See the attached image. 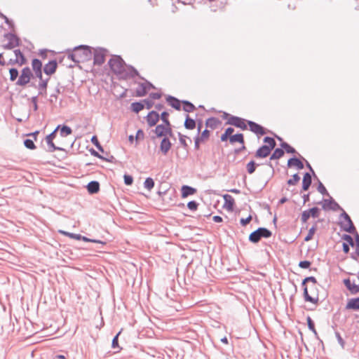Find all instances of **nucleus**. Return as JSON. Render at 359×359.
<instances>
[{
  "instance_id": "f257e3e1",
  "label": "nucleus",
  "mask_w": 359,
  "mask_h": 359,
  "mask_svg": "<svg viewBox=\"0 0 359 359\" xmlns=\"http://www.w3.org/2000/svg\"><path fill=\"white\" fill-rule=\"evenodd\" d=\"M108 65L112 72L121 79L126 66L123 58L120 55H115L108 61Z\"/></svg>"
},
{
  "instance_id": "f03ea898",
  "label": "nucleus",
  "mask_w": 359,
  "mask_h": 359,
  "mask_svg": "<svg viewBox=\"0 0 359 359\" xmlns=\"http://www.w3.org/2000/svg\"><path fill=\"white\" fill-rule=\"evenodd\" d=\"M77 57V63L90 61L92 58L93 53L91 48L87 45H79L74 48Z\"/></svg>"
},
{
  "instance_id": "7ed1b4c3",
  "label": "nucleus",
  "mask_w": 359,
  "mask_h": 359,
  "mask_svg": "<svg viewBox=\"0 0 359 359\" xmlns=\"http://www.w3.org/2000/svg\"><path fill=\"white\" fill-rule=\"evenodd\" d=\"M272 236V232L265 227H259L250 233L248 240L252 243H259L262 238H269Z\"/></svg>"
},
{
  "instance_id": "20e7f679",
  "label": "nucleus",
  "mask_w": 359,
  "mask_h": 359,
  "mask_svg": "<svg viewBox=\"0 0 359 359\" xmlns=\"http://www.w3.org/2000/svg\"><path fill=\"white\" fill-rule=\"evenodd\" d=\"M308 283H312V285H317L318 282L314 276H308L304 278L302 281V287L303 289V297L305 302H316L317 298L315 299L310 297L309 288L307 286Z\"/></svg>"
},
{
  "instance_id": "39448f33",
  "label": "nucleus",
  "mask_w": 359,
  "mask_h": 359,
  "mask_svg": "<svg viewBox=\"0 0 359 359\" xmlns=\"http://www.w3.org/2000/svg\"><path fill=\"white\" fill-rule=\"evenodd\" d=\"M34 77V74L29 67H25L21 70V74L19 76L16 85L20 86H25L27 84H30L32 78Z\"/></svg>"
},
{
  "instance_id": "423d86ee",
  "label": "nucleus",
  "mask_w": 359,
  "mask_h": 359,
  "mask_svg": "<svg viewBox=\"0 0 359 359\" xmlns=\"http://www.w3.org/2000/svg\"><path fill=\"white\" fill-rule=\"evenodd\" d=\"M4 37L8 41L2 46L4 49L11 50L20 46V39L14 33L8 32L4 34Z\"/></svg>"
},
{
  "instance_id": "0eeeda50",
  "label": "nucleus",
  "mask_w": 359,
  "mask_h": 359,
  "mask_svg": "<svg viewBox=\"0 0 359 359\" xmlns=\"http://www.w3.org/2000/svg\"><path fill=\"white\" fill-rule=\"evenodd\" d=\"M248 121L249 120L245 119L243 118L234 116L230 117L229 121H226L225 124L235 126L238 128H240L242 130H245L248 129Z\"/></svg>"
},
{
  "instance_id": "6e6552de",
  "label": "nucleus",
  "mask_w": 359,
  "mask_h": 359,
  "mask_svg": "<svg viewBox=\"0 0 359 359\" xmlns=\"http://www.w3.org/2000/svg\"><path fill=\"white\" fill-rule=\"evenodd\" d=\"M125 70L120 79L126 80L128 79H134L138 76L140 79L144 80V78L140 75L138 71L132 65H126Z\"/></svg>"
},
{
  "instance_id": "1a4fd4ad",
  "label": "nucleus",
  "mask_w": 359,
  "mask_h": 359,
  "mask_svg": "<svg viewBox=\"0 0 359 359\" xmlns=\"http://www.w3.org/2000/svg\"><path fill=\"white\" fill-rule=\"evenodd\" d=\"M106 52L107 50L103 48H97L94 50L93 64L95 65L100 66L104 62Z\"/></svg>"
},
{
  "instance_id": "9d476101",
  "label": "nucleus",
  "mask_w": 359,
  "mask_h": 359,
  "mask_svg": "<svg viewBox=\"0 0 359 359\" xmlns=\"http://www.w3.org/2000/svg\"><path fill=\"white\" fill-rule=\"evenodd\" d=\"M144 81V82L140 83L135 90V94L137 97H143L147 94L149 90L155 88V86L151 82L145 79Z\"/></svg>"
},
{
  "instance_id": "9b49d317",
  "label": "nucleus",
  "mask_w": 359,
  "mask_h": 359,
  "mask_svg": "<svg viewBox=\"0 0 359 359\" xmlns=\"http://www.w3.org/2000/svg\"><path fill=\"white\" fill-rule=\"evenodd\" d=\"M57 134V129H55L52 133L46 137V141L48 144V151L53 152L55 151H63L62 147L55 146L53 142V140L55 138Z\"/></svg>"
},
{
  "instance_id": "f8f14e48",
  "label": "nucleus",
  "mask_w": 359,
  "mask_h": 359,
  "mask_svg": "<svg viewBox=\"0 0 359 359\" xmlns=\"http://www.w3.org/2000/svg\"><path fill=\"white\" fill-rule=\"evenodd\" d=\"M248 126H249L250 130L257 136H262L267 133L266 128L253 121L249 120Z\"/></svg>"
},
{
  "instance_id": "ddd939ff",
  "label": "nucleus",
  "mask_w": 359,
  "mask_h": 359,
  "mask_svg": "<svg viewBox=\"0 0 359 359\" xmlns=\"http://www.w3.org/2000/svg\"><path fill=\"white\" fill-rule=\"evenodd\" d=\"M274 148L271 146L264 144L258 148L255 154V157L257 158H264L270 155Z\"/></svg>"
},
{
  "instance_id": "4468645a",
  "label": "nucleus",
  "mask_w": 359,
  "mask_h": 359,
  "mask_svg": "<svg viewBox=\"0 0 359 359\" xmlns=\"http://www.w3.org/2000/svg\"><path fill=\"white\" fill-rule=\"evenodd\" d=\"M32 67L36 78L43 76V65L42 62L38 58H34L32 60Z\"/></svg>"
},
{
  "instance_id": "2eb2a0df",
  "label": "nucleus",
  "mask_w": 359,
  "mask_h": 359,
  "mask_svg": "<svg viewBox=\"0 0 359 359\" xmlns=\"http://www.w3.org/2000/svg\"><path fill=\"white\" fill-rule=\"evenodd\" d=\"M145 119L147 122V124L149 127H153L156 125L160 119L159 114L154 110H152L148 113V114L145 116Z\"/></svg>"
},
{
  "instance_id": "dca6fc26",
  "label": "nucleus",
  "mask_w": 359,
  "mask_h": 359,
  "mask_svg": "<svg viewBox=\"0 0 359 359\" xmlns=\"http://www.w3.org/2000/svg\"><path fill=\"white\" fill-rule=\"evenodd\" d=\"M323 209L325 210H332L333 211L342 210L341 206L332 197H330L329 199L324 200Z\"/></svg>"
},
{
  "instance_id": "f3484780",
  "label": "nucleus",
  "mask_w": 359,
  "mask_h": 359,
  "mask_svg": "<svg viewBox=\"0 0 359 359\" xmlns=\"http://www.w3.org/2000/svg\"><path fill=\"white\" fill-rule=\"evenodd\" d=\"M57 69V62L56 60H50L47 64L43 67V72L47 76H51L55 73Z\"/></svg>"
},
{
  "instance_id": "a211bd4d",
  "label": "nucleus",
  "mask_w": 359,
  "mask_h": 359,
  "mask_svg": "<svg viewBox=\"0 0 359 359\" xmlns=\"http://www.w3.org/2000/svg\"><path fill=\"white\" fill-rule=\"evenodd\" d=\"M169 126H167L164 124L157 125L154 130H152L156 135V136L151 137V139H155V137H166V133L168 130Z\"/></svg>"
},
{
  "instance_id": "6ab92c4d",
  "label": "nucleus",
  "mask_w": 359,
  "mask_h": 359,
  "mask_svg": "<svg viewBox=\"0 0 359 359\" xmlns=\"http://www.w3.org/2000/svg\"><path fill=\"white\" fill-rule=\"evenodd\" d=\"M171 147H172V143H171L170 139L168 138V137H164L163 138H162L161 143H160L159 149H160V151L163 155H166L168 153V151L171 149Z\"/></svg>"
},
{
  "instance_id": "aec40b11",
  "label": "nucleus",
  "mask_w": 359,
  "mask_h": 359,
  "mask_svg": "<svg viewBox=\"0 0 359 359\" xmlns=\"http://www.w3.org/2000/svg\"><path fill=\"white\" fill-rule=\"evenodd\" d=\"M339 225L344 231L353 234L354 236L358 234L352 220L347 222L346 224H344L343 222H340Z\"/></svg>"
},
{
  "instance_id": "412c9836",
  "label": "nucleus",
  "mask_w": 359,
  "mask_h": 359,
  "mask_svg": "<svg viewBox=\"0 0 359 359\" xmlns=\"http://www.w3.org/2000/svg\"><path fill=\"white\" fill-rule=\"evenodd\" d=\"M166 101L168 103V104L170 105L175 110H177V111L181 110L182 101L180 100L179 99H177V97L172 96V95H168L166 97Z\"/></svg>"
},
{
  "instance_id": "4be33fe9",
  "label": "nucleus",
  "mask_w": 359,
  "mask_h": 359,
  "mask_svg": "<svg viewBox=\"0 0 359 359\" xmlns=\"http://www.w3.org/2000/svg\"><path fill=\"white\" fill-rule=\"evenodd\" d=\"M287 165L288 168L296 167L298 170H302L304 168L303 162L296 156L288 159Z\"/></svg>"
},
{
  "instance_id": "5701e85b",
  "label": "nucleus",
  "mask_w": 359,
  "mask_h": 359,
  "mask_svg": "<svg viewBox=\"0 0 359 359\" xmlns=\"http://www.w3.org/2000/svg\"><path fill=\"white\" fill-rule=\"evenodd\" d=\"M223 198L224 200V208L229 211H232L235 205L234 198L229 194H224Z\"/></svg>"
},
{
  "instance_id": "b1692460",
  "label": "nucleus",
  "mask_w": 359,
  "mask_h": 359,
  "mask_svg": "<svg viewBox=\"0 0 359 359\" xmlns=\"http://www.w3.org/2000/svg\"><path fill=\"white\" fill-rule=\"evenodd\" d=\"M312 174L310 172H305L302 180V191H306L309 190L312 184Z\"/></svg>"
},
{
  "instance_id": "393cba45",
  "label": "nucleus",
  "mask_w": 359,
  "mask_h": 359,
  "mask_svg": "<svg viewBox=\"0 0 359 359\" xmlns=\"http://www.w3.org/2000/svg\"><path fill=\"white\" fill-rule=\"evenodd\" d=\"M345 309L346 310H359V297L348 299Z\"/></svg>"
},
{
  "instance_id": "a878e982",
  "label": "nucleus",
  "mask_w": 359,
  "mask_h": 359,
  "mask_svg": "<svg viewBox=\"0 0 359 359\" xmlns=\"http://www.w3.org/2000/svg\"><path fill=\"white\" fill-rule=\"evenodd\" d=\"M86 189L89 194H95L100 191V183L97 181L93 180L88 182Z\"/></svg>"
},
{
  "instance_id": "bb28decb",
  "label": "nucleus",
  "mask_w": 359,
  "mask_h": 359,
  "mask_svg": "<svg viewBox=\"0 0 359 359\" xmlns=\"http://www.w3.org/2000/svg\"><path fill=\"white\" fill-rule=\"evenodd\" d=\"M343 283L347 290L350 291V292L353 294H357V290H358V285H356L355 283H351L349 278H346L343 280Z\"/></svg>"
},
{
  "instance_id": "cd10ccee",
  "label": "nucleus",
  "mask_w": 359,
  "mask_h": 359,
  "mask_svg": "<svg viewBox=\"0 0 359 359\" xmlns=\"http://www.w3.org/2000/svg\"><path fill=\"white\" fill-rule=\"evenodd\" d=\"M184 126L187 130H193L196 127V121L192 118L189 114L185 116Z\"/></svg>"
},
{
  "instance_id": "c85d7f7f",
  "label": "nucleus",
  "mask_w": 359,
  "mask_h": 359,
  "mask_svg": "<svg viewBox=\"0 0 359 359\" xmlns=\"http://www.w3.org/2000/svg\"><path fill=\"white\" fill-rule=\"evenodd\" d=\"M197 191L196 189L190 187L189 185H183L181 189L182 197L186 198L190 195L196 194Z\"/></svg>"
},
{
  "instance_id": "c756f323",
  "label": "nucleus",
  "mask_w": 359,
  "mask_h": 359,
  "mask_svg": "<svg viewBox=\"0 0 359 359\" xmlns=\"http://www.w3.org/2000/svg\"><path fill=\"white\" fill-rule=\"evenodd\" d=\"M229 142L233 144L236 142H238L241 144H245L244 135L243 133H238L235 135H231L229 138Z\"/></svg>"
},
{
  "instance_id": "7c9ffc66",
  "label": "nucleus",
  "mask_w": 359,
  "mask_h": 359,
  "mask_svg": "<svg viewBox=\"0 0 359 359\" xmlns=\"http://www.w3.org/2000/svg\"><path fill=\"white\" fill-rule=\"evenodd\" d=\"M55 129H57V131L60 130V135L62 137H67L72 133V128L67 125H58Z\"/></svg>"
},
{
  "instance_id": "2f4dec72",
  "label": "nucleus",
  "mask_w": 359,
  "mask_h": 359,
  "mask_svg": "<svg viewBox=\"0 0 359 359\" xmlns=\"http://www.w3.org/2000/svg\"><path fill=\"white\" fill-rule=\"evenodd\" d=\"M220 123L221 121L219 118L215 117H210L205 121L206 128H210L211 129H215Z\"/></svg>"
},
{
  "instance_id": "473e14b6",
  "label": "nucleus",
  "mask_w": 359,
  "mask_h": 359,
  "mask_svg": "<svg viewBox=\"0 0 359 359\" xmlns=\"http://www.w3.org/2000/svg\"><path fill=\"white\" fill-rule=\"evenodd\" d=\"M322 221H323V219H318V221L314 222L313 225L309 229L307 235L305 236L304 241L308 242L313 238V237L317 230L318 222H322Z\"/></svg>"
},
{
  "instance_id": "72a5a7b5",
  "label": "nucleus",
  "mask_w": 359,
  "mask_h": 359,
  "mask_svg": "<svg viewBox=\"0 0 359 359\" xmlns=\"http://www.w3.org/2000/svg\"><path fill=\"white\" fill-rule=\"evenodd\" d=\"M39 80V82L38 85H36L35 83L32 82L29 85V86L33 88H48V83L50 80V78L43 79V76H40L38 78Z\"/></svg>"
},
{
  "instance_id": "f704fd0d",
  "label": "nucleus",
  "mask_w": 359,
  "mask_h": 359,
  "mask_svg": "<svg viewBox=\"0 0 359 359\" xmlns=\"http://www.w3.org/2000/svg\"><path fill=\"white\" fill-rule=\"evenodd\" d=\"M182 109L186 112H192L196 109L194 104L188 100H182Z\"/></svg>"
},
{
  "instance_id": "c9c22d12",
  "label": "nucleus",
  "mask_w": 359,
  "mask_h": 359,
  "mask_svg": "<svg viewBox=\"0 0 359 359\" xmlns=\"http://www.w3.org/2000/svg\"><path fill=\"white\" fill-rule=\"evenodd\" d=\"M273 150V152L272 153V154L270 156V160L279 159L281 157H283L285 154L284 150L282 147L276 148V149L274 148Z\"/></svg>"
},
{
  "instance_id": "e433bc0d",
  "label": "nucleus",
  "mask_w": 359,
  "mask_h": 359,
  "mask_svg": "<svg viewBox=\"0 0 359 359\" xmlns=\"http://www.w3.org/2000/svg\"><path fill=\"white\" fill-rule=\"evenodd\" d=\"M310 297L313 298V299H316L317 298V301L316 302H311L312 304H318V302H319V294H318V290L317 288V285H311L310 286Z\"/></svg>"
},
{
  "instance_id": "4c0bfd02",
  "label": "nucleus",
  "mask_w": 359,
  "mask_h": 359,
  "mask_svg": "<svg viewBox=\"0 0 359 359\" xmlns=\"http://www.w3.org/2000/svg\"><path fill=\"white\" fill-rule=\"evenodd\" d=\"M144 108V104L142 103V101L134 102L130 105V109H131L132 111L135 112V114H138Z\"/></svg>"
},
{
  "instance_id": "58836bf2",
  "label": "nucleus",
  "mask_w": 359,
  "mask_h": 359,
  "mask_svg": "<svg viewBox=\"0 0 359 359\" xmlns=\"http://www.w3.org/2000/svg\"><path fill=\"white\" fill-rule=\"evenodd\" d=\"M355 250L354 252L351 254V257L354 260H358L359 257V234L355 235Z\"/></svg>"
},
{
  "instance_id": "ea45409f",
  "label": "nucleus",
  "mask_w": 359,
  "mask_h": 359,
  "mask_svg": "<svg viewBox=\"0 0 359 359\" xmlns=\"http://www.w3.org/2000/svg\"><path fill=\"white\" fill-rule=\"evenodd\" d=\"M14 53L15 55L16 58L19 60V65L22 66L27 63V59L25 55L22 53L20 49H15L14 50Z\"/></svg>"
},
{
  "instance_id": "a19ab883",
  "label": "nucleus",
  "mask_w": 359,
  "mask_h": 359,
  "mask_svg": "<svg viewBox=\"0 0 359 359\" xmlns=\"http://www.w3.org/2000/svg\"><path fill=\"white\" fill-rule=\"evenodd\" d=\"M178 137H179V141H180V144L182 146V147L184 149L187 150L189 145H188L186 140L188 139L189 140V142H191V138H189L187 135H182L180 132L178 133Z\"/></svg>"
},
{
  "instance_id": "79ce46f5",
  "label": "nucleus",
  "mask_w": 359,
  "mask_h": 359,
  "mask_svg": "<svg viewBox=\"0 0 359 359\" xmlns=\"http://www.w3.org/2000/svg\"><path fill=\"white\" fill-rule=\"evenodd\" d=\"M306 322H307L308 328L314 334L315 337L317 339H319L318 332L315 327V323H314L313 320L311 319V318L309 316L306 318Z\"/></svg>"
},
{
  "instance_id": "37998d69",
  "label": "nucleus",
  "mask_w": 359,
  "mask_h": 359,
  "mask_svg": "<svg viewBox=\"0 0 359 359\" xmlns=\"http://www.w3.org/2000/svg\"><path fill=\"white\" fill-rule=\"evenodd\" d=\"M259 165L254 160H251L250 162H248L246 165V169L248 174L252 175L253 174L257 167Z\"/></svg>"
},
{
  "instance_id": "c03bdc74",
  "label": "nucleus",
  "mask_w": 359,
  "mask_h": 359,
  "mask_svg": "<svg viewBox=\"0 0 359 359\" xmlns=\"http://www.w3.org/2000/svg\"><path fill=\"white\" fill-rule=\"evenodd\" d=\"M280 147L283 149L284 152L285 151L287 154H296L297 153L296 149L285 142H283L280 144Z\"/></svg>"
},
{
  "instance_id": "a18cd8bd",
  "label": "nucleus",
  "mask_w": 359,
  "mask_h": 359,
  "mask_svg": "<svg viewBox=\"0 0 359 359\" xmlns=\"http://www.w3.org/2000/svg\"><path fill=\"white\" fill-rule=\"evenodd\" d=\"M154 180H153V178L149 177H147L144 180V187L145 189H147V190L149 191H151L154 187Z\"/></svg>"
},
{
  "instance_id": "49530a36",
  "label": "nucleus",
  "mask_w": 359,
  "mask_h": 359,
  "mask_svg": "<svg viewBox=\"0 0 359 359\" xmlns=\"http://www.w3.org/2000/svg\"><path fill=\"white\" fill-rule=\"evenodd\" d=\"M168 117L169 113L166 111H163L160 115V118L163 121V124L166 125L167 126H171Z\"/></svg>"
},
{
  "instance_id": "de8ad7c7",
  "label": "nucleus",
  "mask_w": 359,
  "mask_h": 359,
  "mask_svg": "<svg viewBox=\"0 0 359 359\" xmlns=\"http://www.w3.org/2000/svg\"><path fill=\"white\" fill-rule=\"evenodd\" d=\"M66 52L68 53L67 59L72 60L75 63V65H77L78 64L77 63V57H76V52L74 50V48L72 50L67 49L66 50Z\"/></svg>"
},
{
  "instance_id": "09e8293b",
  "label": "nucleus",
  "mask_w": 359,
  "mask_h": 359,
  "mask_svg": "<svg viewBox=\"0 0 359 359\" xmlns=\"http://www.w3.org/2000/svg\"><path fill=\"white\" fill-rule=\"evenodd\" d=\"M263 142L265 144H267L266 146H271V147L275 148L276 146V142L273 137H264L263 139Z\"/></svg>"
},
{
  "instance_id": "8fccbe9b",
  "label": "nucleus",
  "mask_w": 359,
  "mask_h": 359,
  "mask_svg": "<svg viewBox=\"0 0 359 359\" xmlns=\"http://www.w3.org/2000/svg\"><path fill=\"white\" fill-rule=\"evenodd\" d=\"M299 180H300V177H299V174L295 173L292 175V178L289 179L287 181V184L289 186H293V185H295L296 184H297Z\"/></svg>"
},
{
  "instance_id": "3c124183",
  "label": "nucleus",
  "mask_w": 359,
  "mask_h": 359,
  "mask_svg": "<svg viewBox=\"0 0 359 359\" xmlns=\"http://www.w3.org/2000/svg\"><path fill=\"white\" fill-rule=\"evenodd\" d=\"M9 74H10L11 81H15L19 76V72H18V69H16L15 67H12L9 69Z\"/></svg>"
},
{
  "instance_id": "603ef678",
  "label": "nucleus",
  "mask_w": 359,
  "mask_h": 359,
  "mask_svg": "<svg viewBox=\"0 0 359 359\" xmlns=\"http://www.w3.org/2000/svg\"><path fill=\"white\" fill-rule=\"evenodd\" d=\"M91 142L96 147V148L100 151L101 152H104V149L102 147V146L100 144L98 139H97V137L96 135H93L92 137H91Z\"/></svg>"
},
{
  "instance_id": "864d4df0",
  "label": "nucleus",
  "mask_w": 359,
  "mask_h": 359,
  "mask_svg": "<svg viewBox=\"0 0 359 359\" xmlns=\"http://www.w3.org/2000/svg\"><path fill=\"white\" fill-rule=\"evenodd\" d=\"M311 217L313 218L318 217L320 215V210L318 207H313L309 209Z\"/></svg>"
},
{
  "instance_id": "5fc2aeb1",
  "label": "nucleus",
  "mask_w": 359,
  "mask_h": 359,
  "mask_svg": "<svg viewBox=\"0 0 359 359\" xmlns=\"http://www.w3.org/2000/svg\"><path fill=\"white\" fill-rule=\"evenodd\" d=\"M24 145L27 149L33 150L36 149V146L34 144V140L31 139H25L24 140Z\"/></svg>"
},
{
  "instance_id": "6e6d98bb",
  "label": "nucleus",
  "mask_w": 359,
  "mask_h": 359,
  "mask_svg": "<svg viewBox=\"0 0 359 359\" xmlns=\"http://www.w3.org/2000/svg\"><path fill=\"white\" fill-rule=\"evenodd\" d=\"M121 331H119L113 338L112 339V341H111V347L112 348L114 349H116V348H120L119 347V345H118V336L120 335Z\"/></svg>"
},
{
  "instance_id": "4d7b16f0",
  "label": "nucleus",
  "mask_w": 359,
  "mask_h": 359,
  "mask_svg": "<svg viewBox=\"0 0 359 359\" xmlns=\"http://www.w3.org/2000/svg\"><path fill=\"white\" fill-rule=\"evenodd\" d=\"M317 189L321 194L329 196V194H328L325 187L323 185V184L320 180H318Z\"/></svg>"
},
{
  "instance_id": "13d9d810",
  "label": "nucleus",
  "mask_w": 359,
  "mask_h": 359,
  "mask_svg": "<svg viewBox=\"0 0 359 359\" xmlns=\"http://www.w3.org/2000/svg\"><path fill=\"white\" fill-rule=\"evenodd\" d=\"M210 132L207 128H205L203 132H201L199 134V138L203 141H205L210 137Z\"/></svg>"
},
{
  "instance_id": "bf43d9fd",
  "label": "nucleus",
  "mask_w": 359,
  "mask_h": 359,
  "mask_svg": "<svg viewBox=\"0 0 359 359\" xmlns=\"http://www.w3.org/2000/svg\"><path fill=\"white\" fill-rule=\"evenodd\" d=\"M341 238L347 242V244H349L351 247L355 245V241L353 238L349 234H344Z\"/></svg>"
},
{
  "instance_id": "052dcab7",
  "label": "nucleus",
  "mask_w": 359,
  "mask_h": 359,
  "mask_svg": "<svg viewBox=\"0 0 359 359\" xmlns=\"http://www.w3.org/2000/svg\"><path fill=\"white\" fill-rule=\"evenodd\" d=\"M124 184L127 186H130L133 183V177L132 175L125 174L123 175Z\"/></svg>"
},
{
  "instance_id": "680f3d73",
  "label": "nucleus",
  "mask_w": 359,
  "mask_h": 359,
  "mask_svg": "<svg viewBox=\"0 0 359 359\" xmlns=\"http://www.w3.org/2000/svg\"><path fill=\"white\" fill-rule=\"evenodd\" d=\"M90 154H91L93 156H95V157H97V158H100V159L104 160V161H107V162H111V160L104 158V156H102V155H100L97 151H95V149H91L90 150Z\"/></svg>"
},
{
  "instance_id": "e2e57ef3",
  "label": "nucleus",
  "mask_w": 359,
  "mask_h": 359,
  "mask_svg": "<svg viewBox=\"0 0 359 359\" xmlns=\"http://www.w3.org/2000/svg\"><path fill=\"white\" fill-rule=\"evenodd\" d=\"M198 206V203L196 201H191L187 203V208L191 211L196 210Z\"/></svg>"
},
{
  "instance_id": "0e129e2a",
  "label": "nucleus",
  "mask_w": 359,
  "mask_h": 359,
  "mask_svg": "<svg viewBox=\"0 0 359 359\" xmlns=\"http://www.w3.org/2000/svg\"><path fill=\"white\" fill-rule=\"evenodd\" d=\"M311 265V262L308 260L300 261L298 266L302 269H309Z\"/></svg>"
},
{
  "instance_id": "69168bd1",
  "label": "nucleus",
  "mask_w": 359,
  "mask_h": 359,
  "mask_svg": "<svg viewBox=\"0 0 359 359\" xmlns=\"http://www.w3.org/2000/svg\"><path fill=\"white\" fill-rule=\"evenodd\" d=\"M310 217H311V215L309 212V210H306L303 211L302 213L301 220L303 223H306Z\"/></svg>"
},
{
  "instance_id": "338daca9",
  "label": "nucleus",
  "mask_w": 359,
  "mask_h": 359,
  "mask_svg": "<svg viewBox=\"0 0 359 359\" xmlns=\"http://www.w3.org/2000/svg\"><path fill=\"white\" fill-rule=\"evenodd\" d=\"M335 337L338 341V343L340 344L342 348H344L345 347V341L341 337L340 333L337 331L335 332Z\"/></svg>"
},
{
  "instance_id": "774afa93",
  "label": "nucleus",
  "mask_w": 359,
  "mask_h": 359,
  "mask_svg": "<svg viewBox=\"0 0 359 359\" xmlns=\"http://www.w3.org/2000/svg\"><path fill=\"white\" fill-rule=\"evenodd\" d=\"M252 219V215H249L248 217H247L246 218H241L240 220V223L243 226H245L251 222Z\"/></svg>"
}]
</instances>
